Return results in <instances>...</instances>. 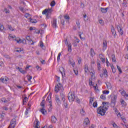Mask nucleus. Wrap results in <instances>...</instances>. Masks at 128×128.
Returning a JSON list of instances; mask_svg holds the SVG:
<instances>
[{
	"mask_svg": "<svg viewBox=\"0 0 128 128\" xmlns=\"http://www.w3.org/2000/svg\"><path fill=\"white\" fill-rule=\"evenodd\" d=\"M16 120L15 118L12 119L10 122V124L8 128H16Z\"/></svg>",
	"mask_w": 128,
	"mask_h": 128,
	"instance_id": "7",
	"label": "nucleus"
},
{
	"mask_svg": "<svg viewBox=\"0 0 128 128\" xmlns=\"http://www.w3.org/2000/svg\"><path fill=\"white\" fill-rule=\"evenodd\" d=\"M14 40L17 42L18 44H22V42L23 44H26V39H23L22 40H20V38L19 40L15 39Z\"/></svg>",
	"mask_w": 128,
	"mask_h": 128,
	"instance_id": "13",
	"label": "nucleus"
},
{
	"mask_svg": "<svg viewBox=\"0 0 128 128\" xmlns=\"http://www.w3.org/2000/svg\"><path fill=\"white\" fill-rule=\"evenodd\" d=\"M8 28L10 30H12V32H14V28L12 26V25H8Z\"/></svg>",
	"mask_w": 128,
	"mask_h": 128,
	"instance_id": "42",
	"label": "nucleus"
},
{
	"mask_svg": "<svg viewBox=\"0 0 128 128\" xmlns=\"http://www.w3.org/2000/svg\"><path fill=\"white\" fill-rule=\"evenodd\" d=\"M98 70H100V68H102V66H100V63H98Z\"/></svg>",
	"mask_w": 128,
	"mask_h": 128,
	"instance_id": "47",
	"label": "nucleus"
},
{
	"mask_svg": "<svg viewBox=\"0 0 128 128\" xmlns=\"http://www.w3.org/2000/svg\"><path fill=\"white\" fill-rule=\"evenodd\" d=\"M68 99L69 102H74L76 96V94L69 92L68 94Z\"/></svg>",
	"mask_w": 128,
	"mask_h": 128,
	"instance_id": "3",
	"label": "nucleus"
},
{
	"mask_svg": "<svg viewBox=\"0 0 128 128\" xmlns=\"http://www.w3.org/2000/svg\"><path fill=\"white\" fill-rule=\"evenodd\" d=\"M1 102H8V100H6V98H2L1 99Z\"/></svg>",
	"mask_w": 128,
	"mask_h": 128,
	"instance_id": "50",
	"label": "nucleus"
},
{
	"mask_svg": "<svg viewBox=\"0 0 128 128\" xmlns=\"http://www.w3.org/2000/svg\"><path fill=\"white\" fill-rule=\"evenodd\" d=\"M51 121L53 124L56 122V118L55 116H52Z\"/></svg>",
	"mask_w": 128,
	"mask_h": 128,
	"instance_id": "23",
	"label": "nucleus"
},
{
	"mask_svg": "<svg viewBox=\"0 0 128 128\" xmlns=\"http://www.w3.org/2000/svg\"><path fill=\"white\" fill-rule=\"evenodd\" d=\"M62 55V53L60 52L58 54V56L57 57V62H60V56Z\"/></svg>",
	"mask_w": 128,
	"mask_h": 128,
	"instance_id": "35",
	"label": "nucleus"
},
{
	"mask_svg": "<svg viewBox=\"0 0 128 128\" xmlns=\"http://www.w3.org/2000/svg\"><path fill=\"white\" fill-rule=\"evenodd\" d=\"M56 100L58 104H62V102H60V100L58 96H56Z\"/></svg>",
	"mask_w": 128,
	"mask_h": 128,
	"instance_id": "19",
	"label": "nucleus"
},
{
	"mask_svg": "<svg viewBox=\"0 0 128 128\" xmlns=\"http://www.w3.org/2000/svg\"><path fill=\"white\" fill-rule=\"evenodd\" d=\"M4 12H6V14H10V10L6 8H4Z\"/></svg>",
	"mask_w": 128,
	"mask_h": 128,
	"instance_id": "60",
	"label": "nucleus"
},
{
	"mask_svg": "<svg viewBox=\"0 0 128 128\" xmlns=\"http://www.w3.org/2000/svg\"><path fill=\"white\" fill-rule=\"evenodd\" d=\"M60 72H61L62 76H64V74H66V73H64V68H60Z\"/></svg>",
	"mask_w": 128,
	"mask_h": 128,
	"instance_id": "22",
	"label": "nucleus"
},
{
	"mask_svg": "<svg viewBox=\"0 0 128 128\" xmlns=\"http://www.w3.org/2000/svg\"><path fill=\"white\" fill-rule=\"evenodd\" d=\"M94 54H96V52H94V48H91L90 50V56L92 58H94Z\"/></svg>",
	"mask_w": 128,
	"mask_h": 128,
	"instance_id": "16",
	"label": "nucleus"
},
{
	"mask_svg": "<svg viewBox=\"0 0 128 128\" xmlns=\"http://www.w3.org/2000/svg\"><path fill=\"white\" fill-rule=\"evenodd\" d=\"M99 23L101 26H104V22L102 20H98Z\"/></svg>",
	"mask_w": 128,
	"mask_h": 128,
	"instance_id": "36",
	"label": "nucleus"
},
{
	"mask_svg": "<svg viewBox=\"0 0 128 128\" xmlns=\"http://www.w3.org/2000/svg\"><path fill=\"white\" fill-rule=\"evenodd\" d=\"M123 6H124L125 8H126L128 6V3L126 2H124L122 4Z\"/></svg>",
	"mask_w": 128,
	"mask_h": 128,
	"instance_id": "57",
	"label": "nucleus"
},
{
	"mask_svg": "<svg viewBox=\"0 0 128 128\" xmlns=\"http://www.w3.org/2000/svg\"><path fill=\"white\" fill-rule=\"evenodd\" d=\"M121 94L125 98L126 100H128V94L124 90L121 92Z\"/></svg>",
	"mask_w": 128,
	"mask_h": 128,
	"instance_id": "12",
	"label": "nucleus"
},
{
	"mask_svg": "<svg viewBox=\"0 0 128 128\" xmlns=\"http://www.w3.org/2000/svg\"><path fill=\"white\" fill-rule=\"evenodd\" d=\"M64 18L67 20H70V16L68 15H65L64 16Z\"/></svg>",
	"mask_w": 128,
	"mask_h": 128,
	"instance_id": "49",
	"label": "nucleus"
},
{
	"mask_svg": "<svg viewBox=\"0 0 128 128\" xmlns=\"http://www.w3.org/2000/svg\"><path fill=\"white\" fill-rule=\"evenodd\" d=\"M69 62L72 64V66L74 68V64H76V62L74 61V60L72 59H70L69 60Z\"/></svg>",
	"mask_w": 128,
	"mask_h": 128,
	"instance_id": "21",
	"label": "nucleus"
},
{
	"mask_svg": "<svg viewBox=\"0 0 128 128\" xmlns=\"http://www.w3.org/2000/svg\"><path fill=\"white\" fill-rule=\"evenodd\" d=\"M111 68L112 70V72L113 74H115L116 72V68H114V66L112 65L111 66Z\"/></svg>",
	"mask_w": 128,
	"mask_h": 128,
	"instance_id": "33",
	"label": "nucleus"
},
{
	"mask_svg": "<svg viewBox=\"0 0 128 128\" xmlns=\"http://www.w3.org/2000/svg\"><path fill=\"white\" fill-rule=\"evenodd\" d=\"M26 38L27 40H28V42H32V43L30 44L31 45L34 44V42H34V41L32 40V39L30 38V36H26Z\"/></svg>",
	"mask_w": 128,
	"mask_h": 128,
	"instance_id": "14",
	"label": "nucleus"
},
{
	"mask_svg": "<svg viewBox=\"0 0 128 128\" xmlns=\"http://www.w3.org/2000/svg\"><path fill=\"white\" fill-rule=\"evenodd\" d=\"M0 80H1V82H2L3 84H6V82L8 81V78H0Z\"/></svg>",
	"mask_w": 128,
	"mask_h": 128,
	"instance_id": "18",
	"label": "nucleus"
},
{
	"mask_svg": "<svg viewBox=\"0 0 128 128\" xmlns=\"http://www.w3.org/2000/svg\"><path fill=\"white\" fill-rule=\"evenodd\" d=\"M103 106H100L99 108H97L98 112H106V110H108V106H106V102H102Z\"/></svg>",
	"mask_w": 128,
	"mask_h": 128,
	"instance_id": "2",
	"label": "nucleus"
},
{
	"mask_svg": "<svg viewBox=\"0 0 128 128\" xmlns=\"http://www.w3.org/2000/svg\"><path fill=\"white\" fill-rule=\"evenodd\" d=\"M108 46V43L106 42V41H104L103 42V50H106V48Z\"/></svg>",
	"mask_w": 128,
	"mask_h": 128,
	"instance_id": "17",
	"label": "nucleus"
},
{
	"mask_svg": "<svg viewBox=\"0 0 128 128\" xmlns=\"http://www.w3.org/2000/svg\"><path fill=\"white\" fill-rule=\"evenodd\" d=\"M103 74L105 78H108V71L106 70V69L104 70Z\"/></svg>",
	"mask_w": 128,
	"mask_h": 128,
	"instance_id": "29",
	"label": "nucleus"
},
{
	"mask_svg": "<svg viewBox=\"0 0 128 128\" xmlns=\"http://www.w3.org/2000/svg\"><path fill=\"white\" fill-rule=\"evenodd\" d=\"M51 6H56V2L54 0H52L50 3Z\"/></svg>",
	"mask_w": 128,
	"mask_h": 128,
	"instance_id": "44",
	"label": "nucleus"
},
{
	"mask_svg": "<svg viewBox=\"0 0 128 128\" xmlns=\"http://www.w3.org/2000/svg\"><path fill=\"white\" fill-rule=\"evenodd\" d=\"M120 102L122 106H126V102H124V99H120Z\"/></svg>",
	"mask_w": 128,
	"mask_h": 128,
	"instance_id": "20",
	"label": "nucleus"
},
{
	"mask_svg": "<svg viewBox=\"0 0 128 128\" xmlns=\"http://www.w3.org/2000/svg\"><path fill=\"white\" fill-rule=\"evenodd\" d=\"M4 113H2V114H0V118H4Z\"/></svg>",
	"mask_w": 128,
	"mask_h": 128,
	"instance_id": "63",
	"label": "nucleus"
},
{
	"mask_svg": "<svg viewBox=\"0 0 128 128\" xmlns=\"http://www.w3.org/2000/svg\"><path fill=\"white\" fill-rule=\"evenodd\" d=\"M93 106L94 108H96L98 106V102H94L93 104Z\"/></svg>",
	"mask_w": 128,
	"mask_h": 128,
	"instance_id": "51",
	"label": "nucleus"
},
{
	"mask_svg": "<svg viewBox=\"0 0 128 128\" xmlns=\"http://www.w3.org/2000/svg\"><path fill=\"white\" fill-rule=\"evenodd\" d=\"M46 102H48L50 104H52V97L50 96V94L46 98Z\"/></svg>",
	"mask_w": 128,
	"mask_h": 128,
	"instance_id": "25",
	"label": "nucleus"
},
{
	"mask_svg": "<svg viewBox=\"0 0 128 128\" xmlns=\"http://www.w3.org/2000/svg\"><path fill=\"white\" fill-rule=\"evenodd\" d=\"M52 104H50L49 105V108H48V112H52Z\"/></svg>",
	"mask_w": 128,
	"mask_h": 128,
	"instance_id": "28",
	"label": "nucleus"
},
{
	"mask_svg": "<svg viewBox=\"0 0 128 128\" xmlns=\"http://www.w3.org/2000/svg\"><path fill=\"white\" fill-rule=\"evenodd\" d=\"M102 94H110V91H108V90H103L102 91Z\"/></svg>",
	"mask_w": 128,
	"mask_h": 128,
	"instance_id": "43",
	"label": "nucleus"
},
{
	"mask_svg": "<svg viewBox=\"0 0 128 128\" xmlns=\"http://www.w3.org/2000/svg\"><path fill=\"white\" fill-rule=\"evenodd\" d=\"M100 10L102 14H106V12H108V8H101Z\"/></svg>",
	"mask_w": 128,
	"mask_h": 128,
	"instance_id": "15",
	"label": "nucleus"
},
{
	"mask_svg": "<svg viewBox=\"0 0 128 128\" xmlns=\"http://www.w3.org/2000/svg\"><path fill=\"white\" fill-rule=\"evenodd\" d=\"M40 48H43L44 42H40Z\"/></svg>",
	"mask_w": 128,
	"mask_h": 128,
	"instance_id": "64",
	"label": "nucleus"
},
{
	"mask_svg": "<svg viewBox=\"0 0 128 128\" xmlns=\"http://www.w3.org/2000/svg\"><path fill=\"white\" fill-rule=\"evenodd\" d=\"M76 102L78 104H80V98H78V96H76V98H75V99H74Z\"/></svg>",
	"mask_w": 128,
	"mask_h": 128,
	"instance_id": "40",
	"label": "nucleus"
},
{
	"mask_svg": "<svg viewBox=\"0 0 128 128\" xmlns=\"http://www.w3.org/2000/svg\"><path fill=\"white\" fill-rule=\"evenodd\" d=\"M0 30L1 32H2V30H4V25H1L0 26Z\"/></svg>",
	"mask_w": 128,
	"mask_h": 128,
	"instance_id": "55",
	"label": "nucleus"
},
{
	"mask_svg": "<svg viewBox=\"0 0 128 128\" xmlns=\"http://www.w3.org/2000/svg\"><path fill=\"white\" fill-rule=\"evenodd\" d=\"M47 14H52V9H48Z\"/></svg>",
	"mask_w": 128,
	"mask_h": 128,
	"instance_id": "62",
	"label": "nucleus"
},
{
	"mask_svg": "<svg viewBox=\"0 0 128 128\" xmlns=\"http://www.w3.org/2000/svg\"><path fill=\"white\" fill-rule=\"evenodd\" d=\"M54 90L56 92H58L60 90L62 92H60V96L62 98V100H66L64 94L62 92L63 90H64L62 84L60 83H58V84L56 85Z\"/></svg>",
	"mask_w": 128,
	"mask_h": 128,
	"instance_id": "1",
	"label": "nucleus"
},
{
	"mask_svg": "<svg viewBox=\"0 0 128 128\" xmlns=\"http://www.w3.org/2000/svg\"><path fill=\"white\" fill-rule=\"evenodd\" d=\"M90 74H91V78H89V85L94 86V84H92V80H94L96 78V77L94 76L95 72H92Z\"/></svg>",
	"mask_w": 128,
	"mask_h": 128,
	"instance_id": "6",
	"label": "nucleus"
},
{
	"mask_svg": "<svg viewBox=\"0 0 128 128\" xmlns=\"http://www.w3.org/2000/svg\"><path fill=\"white\" fill-rule=\"evenodd\" d=\"M112 56L113 57H112V62H116V57L114 56V55H113Z\"/></svg>",
	"mask_w": 128,
	"mask_h": 128,
	"instance_id": "48",
	"label": "nucleus"
},
{
	"mask_svg": "<svg viewBox=\"0 0 128 128\" xmlns=\"http://www.w3.org/2000/svg\"><path fill=\"white\" fill-rule=\"evenodd\" d=\"M79 36H80V40H86V38H84L82 37V34L79 33Z\"/></svg>",
	"mask_w": 128,
	"mask_h": 128,
	"instance_id": "54",
	"label": "nucleus"
},
{
	"mask_svg": "<svg viewBox=\"0 0 128 128\" xmlns=\"http://www.w3.org/2000/svg\"><path fill=\"white\" fill-rule=\"evenodd\" d=\"M67 46L68 47V52H72V44L69 43V44Z\"/></svg>",
	"mask_w": 128,
	"mask_h": 128,
	"instance_id": "30",
	"label": "nucleus"
},
{
	"mask_svg": "<svg viewBox=\"0 0 128 128\" xmlns=\"http://www.w3.org/2000/svg\"><path fill=\"white\" fill-rule=\"evenodd\" d=\"M64 44L68 46V44H68V39H66L65 40H64Z\"/></svg>",
	"mask_w": 128,
	"mask_h": 128,
	"instance_id": "56",
	"label": "nucleus"
},
{
	"mask_svg": "<svg viewBox=\"0 0 128 128\" xmlns=\"http://www.w3.org/2000/svg\"><path fill=\"white\" fill-rule=\"evenodd\" d=\"M84 69L85 72H88V65L85 64L84 66Z\"/></svg>",
	"mask_w": 128,
	"mask_h": 128,
	"instance_id": "32",
	"label": "nucleus"
},
{
	"mask_svg": "<svg viewBox=\"0 0 128 128\" xmlns=\"http://www.w3.org/2000/svg\"><path fill=\"white\" fill-rule=\"evenodd\" d=\"M116 28H118V30L119 34H121V36H122V34H124V30H122V28H120V26H117Z\"/></svg>",
	"mask_w": 128,
	"mask_h": 128,
	"instance_id": "10",
	"label": "nucleus"
},
{
	"mask_svg": "<svg viewBox=\"0 0 128 128\" xmlns=\"http://www.w3.org/2000/svg\"><path fill=\"white\" fill-rule=\"evenodd\" d=\"M74 72L76 76H78V68H74Z\"/></svg>",
	"mask_w": 128,
	"mask_h": 128,
	"instance_id": "31",
	"label": "nucleus"
},
{
	"mask_svg": "<svg viewBox=\"0 0 128 128\" xmlns=\"http://www.w3.org/2000/svg\"><path fill=\"white\" fill-rule=\"evenodd\" d=\"M117 116H118V118H121V119L124 122V120H126V118H124V117L122 116V114H120V112H119L118 114H117Z\"/></svg>",
	"mask_w": 128,
	"mask_h": 128,
	"instance_id": "26",
	"label": "nucleus"
},
{
	"mask_svg": "<svg viewBox=\"0 0 128 128\" xmlns=\"http://www.w3.org/2000/svg\"><path fill=\"white\" fill-rule=\"evenodd\" d=\"M90 124V120L88 118L84 119V126H88Z\"/></svg>",
	"mask_w": 128,
	"mask_h": 128,
	"instance_id": "8",
	"label": "nucleus"
},
{
	"mask_svg": "<svg viewBox=\"0 0 128 128\" xmlns=\"http://www.w3.org/2000/svg\"><path fill=\"white\" fill-rule=\"evenodd\" d=\"M100 60L103 62V64H104V62H106V59H104V58H101Z\"/></svg>",
	"mask_w": 128,
	"mask_h": 128,
	"instance_id": "61",
	"label": "nucleus"
},
{
	"mask_svg": "<svg viewBox=\"0 0 128 128\" xmlns=\"http://www.w3.org/2000/svg\"><path fill=\"white\" fill-rule=\"evenodd\" d=\"M28 100V97L26 96L23 100V102H26Z\"/></svg>",
	"mask_w": 128,
	"mask_h": 128,
	"instance_id": "46",
	"label": "nucleus"
},
{
	"mask_svg": "<svg viewBox=\"0 0 128 128\" xmlns=\"http://www.w3.org/2000/svg\"><path fill=\"white\" fill-rule=\"evenodd\" d=\"M100 98H101L102 100H106V96L104 95L103 94H102L100 96Z\"/></svg>",
	"mask_w": 128,
	"mask_h": 128,
	"instance_id": "39",
	"label": "nucleus"
},
{
	"mask_svg": "<svg viewBox=\"0 0 128 128\" xmlns=\"http://www.w3.org/2000/svg\"><path fill=\"white\" fill-rule=\"evenodd\" d=\"M111 32L112 36H114V38H116V30L114 29V26H112L111 28Z\"/></svg>",
	"mask_w": 128,
	"mask_h": 128,
	"instance_id": "11",
	"label": "nucleus"
},
{
	"mask_svg": "<svg viewBox=\"0 0 128 128\" xmlns=\"http://www.w3.org/2000/svg\"><path fill=\"white\" fill-rule=\"evenodd\" d=\"M112 126H113V127L114 128H116L118 126V125L114 122V123L112 124Z\"/></svg>",
	"mask_w": 128,
	"mask_h": 128,
	"instance_id": "52",
	"label": "nucleus"
},
{
	"mask_svg": "<svg viewBox=\"0 0 128 128\" xmlns=\"http://www.w3.org/2000/svg\"><path fill=\"white\" fill-rule=\"evenodd\" d=\"M118 70V72H120V74H122V68H120V67L118 66V65L116 66Z\"/></svg>",
	"mask_w": 128,
	"mask_h": 128,
	"instance_id": "37",
	"label": "nucleus"
},
{
	"mask_svg": "<svg viewBox=\"0 0 128 128\" xmlns=\"http://www.w3.org/2000/svg\"><path fill=\"white\" fill-rule=\"evenodd\" d=\"M30 22H32V24H36V20L30 18Z\"/></svg>",
	"mask_w": 128,
	"mask_h": 128,
	"instance_id": "41",
	"label": "nucleus"
},
{
	"mask_svg": "<svg viewBox=\"0 0 128 128\" xmlns=\"http://www.w3.org/2000/svg\"><path fill=\"white\" fill-rule=\"evenodd\" d=\"M83 18L85 22H86L88 20V17L86 16V14L83 15Z\"/></svg>",
	"mask_w": 128,
	"mask_h": 128,
	"instance_id": "38",
	"label": "nucleus"
},
{
	"mask_svg": "<svg viewBox=\"0 0 128 128\" xmlns=\"http://www.w3.org/2000/svg\"><path fill=\"white\" fill-rule=\"evenodd\" d=\"M116 98L117 96L116 95L112 96L111 98L110 106L112 108L114 107V106H116Z\"/></svg>",
	"mask_w": 128,
	"mask_h": 128,
	"instance_id": "5",
	"label": "nucleus"
},
{
	"mask_svg": "<svg viewBox=\"0 0 128 128\" xmlns=\"http://www.w3.org/2000/svg\"><path fill=\"white\" fill-rule=\"evenodd\" d=\"M56 18H54L53 19V20L52 21V26L54 28H56Z\"/></svg>",
	"mask_w": 128,
	"mask_h": 128,
	"instance_id": "9",
	"label": "nucleus"
},
{
	"mask_svg": "<svg viewBox=\"0 0 128 128\" xmlns=\"http://www.w3.org/2000/svg\"><path fill=\"white\" fill-rule=\"evenodd\" d=\"M48 14V9H45L43 12H42V14Z\"/></svg>",
	"mask_w": 128,
	"mask_h": 128,
	"instance_id": "53",
	"label": "nucleus"
},
{
	"mask_svg": "<svg viewBox=\"0 0 128 128\" xmlns=\"http://www.w3.org/2000/svg\"><path fill=\"white\" fill-rule=\"evenodd\" d=\"M106 64L107 66H110V62L108 60V58H106Z\"/></svg>",
	"mask_w": 128,
	"mask_h": 128,
	"instance_id": "59",
	"label": "nucleus"
},
{
	"mask_svg": "<svg viewBox=\"0 0 128 128\" xmlns=\"http://www.w3.org/2000/svg\"><path fill=\"white\" fill-rule=\"evenodd\" d=\"M30 16V14L28 13H26L24 15V17L26 18H28Z\"/></svg>",
	"mask_w": 128,
	"mask_h": 128,
	"instance_id": "45",
	"label": "nucleus"
},
{
	"mask_svg": "<svg viewBox=\"0 0 128 128\" xmlns=\"http://www.w3.org/2000/svg\"><path fill=\"white\" fill-rule=\"evenodd\" d=\"M63 102V104H64V107L65 108H68V102L66 101V100H62Z\"/></svg>",
	"mask_w": 128,
	"mask_h": 128,
	"instance_id": "27",
	"label": "nucleus"
},
{
	"mask_svg": "<svg viewBox=\"0 0 128 128\" xmlns=\"http://www.w3.org/2000/svg\"><path fill=\"white\" fill-rule=\"evenodd\" d=\"M34 122L36 124L35 128H38V126H40V122L38 120H36Z\"/></svg>",
	"mask_w": 128,
	"mask_h": 128,
	"instance_id": "24",
	"label": "nucleus"
},
{
	"mask_svg": "<svg viewBox=\"0 0 128 128\" xmlns=\"http://www.w3.org/2000/svg\"><path fill=\"white\" fill-rule=\"evenodd\" d=\"M26 78L28 80V82H32V81L30 80H32V76H30L27 75Z\"/></svg>",
	"mask_w": 128,
	"mask_h": 128,
	"instance_id": "34",
	"label": "nucleus"
},
{
	"mask_svg": "<svg viewBox=\"0 0 128 128\" xmlns=\"http://www.w3.org/2000/svg\"><path fill=\"white\" fill-rule=\"evenodd\" d=\"M98 114H100V116H104L106 114V113L105 112H98Z\"/></svg>",
	"mask_w": 128,
	"mask_h": 128,
	"instance_id": "58",
	"label": "nucleus"
},
{
	"mask_svg": "<svg viewBox=\"0 0 128 128\" xmlns=\"http://www.w3.org/2000/svg\"><path fill=\"white\" fill-rule=\"evenodd\" d=\"M40 106H42V108L40 110V112H47L48 110H46L44 108V106H46V100H42V102L40 103Z\"/></svg>",
	"mask_w": 128,
	"mask_h": 128,
	"instance_id": "4",
	"label": "nucleus"
}]
</instances>
